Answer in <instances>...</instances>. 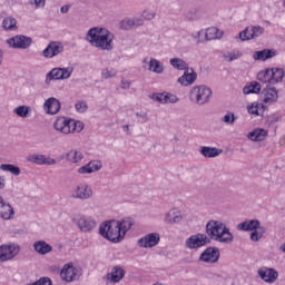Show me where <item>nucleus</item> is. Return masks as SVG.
Masks as SVG:
<instances>
[{"label": "nucleus", "instance_id": "f257e3e1", "mask_svg": "<svg viewBox=\"0 0 285 285\" xmlns=\"http://www.w3.org/2000/svg\"><path fill=\"white\" fill-rule=\"evenodd\" d=\"M206 236L209 242H218L219 244H233L235 236L222 220L210 219L207 222Z\"/></svg>", "mask_w": 285, "mask_h": 285}, {"label": "nucleus", "instance_id": "f03ea898", "mask_svg": "<svg viewBox=\"0 0 285 285\" xmlns=\"http://www.w3.org/2000/svg\"><path fill=\"white\" fill-rule=\"evenodd\" d=\"M115 37L105 28L94 27L88 30L86 40L100 50H112Z\"/></svg>", "mask_w": 285, "mask_h": 285}, {"label": "nucleus", "instance_id": "7ed1b4c3", "mask_svg": "<svg viewBox=\"0 0 285 285\" xmlns=\"http://www.w3.org/2000/svg\"><path fill=\"white\" fill-rule=\"evenodd\" d=\"M99 233L101 237L112 242L114 244H119V242H124L125 239V236L116 220H108L100 224Z\"/></svg>", "mask_w": 285, "mask_h": 285}, {"label": "nucleus", "instance_id": "20e7f679", "mask_svg": "<svg viewBox=\"0 0 285 285\" xmlns=\"http://www.w3.org/2000/svg\"><path fill=\"white\" fill-rule=\"evenodd\" d=\"M53 128L62 135H70V132H81L83 130V122L66 118L58 117L53 122Z\"/></svg>", "mask_w": 285, "mask_h": 285}, {"label": "nucleus", "instance_id": "39448f33", "mask_svg": "<svg viewBox=\"0 0 285 285\" xmlns=\"http://www.w3.org/2000/svg\"><path fill=\"white\" fill-rule=\"evenodd\" d=\"M213 97V90L205 86H195L189 91V99L193 104H196L197 106H204L210 101Z\"/></svg>", "mask_w": 285, "mask_h": 285}, {"label": "nucleus", "instance_id": "423d86ee", "mask_svg": "<svg viewBox=\"0 0 285 285\" xmlns=\"http://www.w3.org/2000/svg\"><path fill=\"white\" fill-rule=\"evenodd\" d=\"M72 72H73L72 67L53 68L47 73L45 83L47 86H50V81L70 79V77H72Z\"/></svg>", "mask_w": 285, "mask_h": 285}, {"label": "nucleus", "instance_id": "0eeeda50", "mask_svg": "<svg viewBox=\"0 0 285 285\" xmlns=\"http://www.w3.org/2000/svg\"><path fill=\"white\" fill-rule=\"evenodd\" d=\"M60 277L63 282H77L81 277V268L75 267L72 263L65 264L60 271Z\"/></svg>", "mask_w": 285, "mask_h": 285}, {"label": "nucleus", "instance_id": "6e6552de", "mask_svg": "<svg viewBox=\"0 0 285 285\" xmlns=\"http://www.w3.org/2000/svg\"><path fill=\"white\" fill-rule=\"evenodd\" d=\"M206 244H210V238L202 233L189 236L185 242L186 248H189L190 250L202 248L203 246H206Z\"/></svg>", "mask_w": 285, "mask_h": 285}, {"label": "nucleus", "instance_id": "1a4fd4ad", "mask_svg": "<svg viewBox=\"0 0 285 285\" xmlns=\"http://www.w3.org/2000/svg\"><path fill=\"white\" fill-rule=\"evenodd\" d=\"M19 245L9 244L0 246V262H10V259H14L19 255Z\"/></svg>", "mask_w": 285, "mask_h": 285}, {"label": "nucleus", "instance_id": "9d476101", "mask_svg": "<svg viewBox=\"0 0 285 285\" xmlns=\"http://www.w3.org/2000/svg\"><path fill=\"white\" fill-rule=\"evenodd\" d=\"M258 277L266 284H275L279 277V273L272 267H261L257 271Z\"/></svg>", "mask_w": 285, "mask_h": 285}, {"label": "nucleus", "instance_id": "9b49d317", "mask_svg": "<svg viewBox=\"0 0 285 285\" xmlns=\"http://www.w3.org/2000/svg\"><path fill=\"white\" fill-rule=\"evenodd\" d=\"M126 277V271L121 266H115L104 277L107 284H119Z\"/></svg>", "mask_w": 285, "mask_h": 285}, {"label": "nucleus", "instance_id": "f8f14e48", "mask_svg": "<svg viewBox=\"0 0 285 285\" xmlns=\"http://www.w3.org/2000/svg\"><path fill=\"white\" fill-rule=\"evenodd\" d=\"M161 236L158 233H149L138 239V246L140 248H155L159 244Z\"/></svg>", "mask_w": 285, "mask_h": 285}, {"label": "nucleus", "instance_id": "ddd939ff", "mask_svg": "<svg viewBox=\"0 0 285 285\" xmlns=\"http://www.w3.org/2000/svg\"><path fill=\"white\" fill-rule=\"evenodd\" d=\"M200 262L205 264H217L219 262V248L207 247L199 256Z\"/></svg>", "mask_w": 285, "mask_h": 285}, {"label": "nucleus", "instance_id": "4468645a", "mask_svg": "<svg viewBox=\"0 0 285 285\" xmlns=\"http://www.w3.org/2000/svg\"><path fill=\"white\" fill-rule=\"evenodd\" d=\"M7 43H9L10 48H20L26 50L32 46V38L26 36H16L7 40Z\"/></svg>", "mask_w": 285, "mask_h": 285}, {"label": "nucleus", "instance_id": "2eb2a0df", "mask_svg": "<svg viewBox=\"0 0 285 285\" xmlns=\"http://www.w3.org/2000/svg\"><path fill=\"white\" fill-rule=\"evenodd\" d=\"M71 197L73 199H82V202L90 199L92 197V188L87 184H80L71 191Z\"/></svg>", "mask_w": 285, "mask_h": 285}, {"label": "nucleus", "instance_id": "dca6fc26", "mask_svg": "<svg viewBox=\"0 0 285 285\" xmlns=\"http://www.w3.org/2000/svg\"><path fill=\"white\" fill-rule=\"evenodd\" d=\"M63 52V45L61 42L52 41L42 51V57L46 59H52Z\"/></svg>", "mask_w": 285, "mask_h": 285}, {"label": "nucleus", "instance_id": "f3484780", "mask_svg": "<svg viewBox=\"0 0 285 285\" xmlns=\"http://www.w3.org/2000/svg\"><path fill=\"white\" fill-rule=\"evenodd\" d=\"M76 224L82 233H90V230L97 227V222H95L92 217L88 216H80Z\"/></svg>", "mask_w": 285, "mask_h": 285}, {"label": "nucleus", "instance_id": "a211bd4d", "mask_svg": "<svg viewBox=\"0 0 285 285\" xmlns=\"http://www.w3.org/2000/svg\"><path fill=\"white\" fill-rule=\"evenodd\" d=\"M262 100L264 104H275L279 99V95L275 87H266L262 90Z\"/></svg>", "mask_w": 285, "mask_h": 285}, {"label": "nucleus", "instance_id": "6ab92c4d", "mask_svg": "<svg viewBox=\"0 0 285 285\" xmlns=\"http://www.w3.org/2000/svg\"><path fill=\"white\" fill-rule=\"evenodd\" d=\"M195 81H197V72L189 67L184 71V75L178 78L180 86H193Z\"/></svg>", "mask_w": 285, "mask_h": 285}, {"label": "nucleus", "instance_id": "aec40b11", "mask_svg": "<svg viewBox=\"0 0 285 285\" xmlns=\"http://www.w3.org/2000/svg\"><path fill=\"white\" fill-rule=\"evenodd\" d=\"M104 164L101 160H91L87 165L80 167L78 169V173L80 175H91V173H97L98 170H101Z\"/></svg>", "mask_w": 285, "mask_h": 285}, {"label": "nucleus", "instance_id": "412c9836", "mask_svg": "<svg viewBox=\"0 0 285 285\" xmlns=\"http://www.w3.org/2000/svg\"><path fill=\"white\" fill-rule=\"evenodd\" d=\"M274 57H277L275 49H263L253 53L254 61H268V59H273Z\"/></svg>", "mask_w": 285, "mask_h": 285}, {"label": "nucleus", "instance_id": "4be33fe9", "mask_svg": "<svg viewBox=\"0 0 285 285\" xmlns=\"http://www.w3.org/2000/svg\"><path fill=\"white\" fill-rule=\"evenodd\" d=\"M43 108L47 115H57L61 110V102H59V99L51 97L45 101Z\"/></svg>", "mask_w": 285, "mask_h": 285}, {"label": "nucleus", "instance_id": "5701e85b", "mask_svg": "<svg viewBox=\"0 0 285 285\" xmlns=\"http://www.w3.org/2000/svg\"><path fill=\"white\" fill-rule=\"evenodd\" d=\"M259 227H262V223H259L258 219H246L237 225V229L244 230L245 233H252L253 230H257Z\"/></svg>", "mask_w": 285, "mask_h": 285}, {"label": "nucleus", "instance_id": "b1692460", "mask_svg": "<svg viewBox=\"0 0 285 285\" xmlns=\"http://www.w3.org/2000/svg\"><path fill=\"white\" fill-rule=\"evenodd\" d=\"M184 219V215H181V212L177 208L170 209L167 214H165L164 222L166 224H181Z\"/></svg>", "mask_w": 285, "mask_h": 285}, {"label": "nucleus", "instance_id": "393cba45", "mask_svg": "<svg viewBox=\"0 0 285 285\" xmlns=\"http://www.w3.org/2000/svg\"><path fill=\"white\" fill-rule=\"evenodd\" d=\"M0 217L6 220L12 219V217H14V208H12L10 204L4 203L2 196L0 200Z\"/></svg>", "mask_w": 285, "mask_h": 285}, {"label": "nucleus", "instance_id": "a878e982", "mask_svg": "<svg viewBox=\"0 0 285 285\" xmlns=\"http://www.w3.org/2000/svg\"><path fill=\"white\" fill-rule=\"evenodd\" d=\"M33 250L38 253V255H48L49 253H52V247L50 244H48L46 240H36L33 243Z\"/></svg>", "mask_w": 285, "mask_h": 285}, {"label": "nucleus", "instance_id": "bb28decb", "mask_svg": "<svg viewBox=\"0 0 285 285\" xmlns=\"http://www.w3.org/2000/svg\"><path fill=\"white\" fill-rule=\"evenodd\" d=\"M118 224L120 233L126 237V233L135 226V220L132 218H122L121 220H115Z\"/></svg>", "mask_w": 285, "mask_h": 285}, {"label": "nucleus", "instance_id": "cd10ccee", "mask_svg": "<svg viewBox=\"0 0 285 285\" xmlns=\"http://www.w3.org/2000/svg\"><path fill=\"white\" fill-rule=\"evenodd\" d=\"M268 136V131L266 129H254L250 131L247 137L250 139V141H264L266 137Z\"/></svg>", "mask_w": 285, "mask_h": 285}, {"label": "nucleus", "instance_id": "c85d7f7f", "mask_svg": "<svg viewBox=\"0 0 285 285\" xmlns=\"http://www.w3.org/2000/svg\"><path fill=\"white\" fill-rule=\"evenodd\" d=\"M220 154L222 151L217 149V147H206V146L200 147V155H203V157H206L208 159H213L214 157H219Z\"/></svg>", "mask_w": 285, "mask_h": 285}, {"label": "nucleus", "instance_id": "c756f323", "mask_svg": "<svg viewBox=\"0 0 285 285\" xmlns=\"http://www.w3.org/2000/svg\"><path fill=\"white\" fill-rule=\"evenodd\" d=\"M148 63H149L148 70L150 72H155L156 75L164 73V62H161L155 58H150Z\"/></svg>", "mask_w": 285, "mask_h": 285}, {"label": "nucleus", "instance_id": "7c9ffc66", "mask_svg": "<svg viewBox=\"0 0 285 285\" xmlns=\"http://www.w3.org/2000/svg\"><path fill=\"white\" fill-rule=\"evenodd\" d=\"M29 164H36L37 166H46V155L43 154H30L26 157Z\"/></svg>", "mask_w": 285, "mask_h": 285}, {"label": "nucleus", "instance_id": "2f4dec72", "mask_svg": "<svg viewBox=\"0 0 285 285\" xmlns=\"http://www.w3.org/2000/svg\"><path fill=\"white\" fill-rule=\"evenodd\" d=\"M83 159V153L81 150L71 149L67 153V161L71 164H79Z\"/></svg>", "mask_w": 285, "mask_h": 285}, {"label": "nucleus", "instance_id": "473e14b6", "mask_svg": "<svg viewBox=\"0 0 285 285\" xmlns=\"http://www.w3.org/2000/svg\"><path fill=\"white\" fill-rule=\"evenodd\" d=\"M224 37V31H219L216 27H210L205 32V39L207 41H213V39H222Z\"/></svg>", "mask_w": 285, "mask_h": 285}, {"label": "nucleus", "instance_id": "72a5a7b5", "mask_svg": "<svg viewBox=\"0 0 285 285\" xmlns=\"http://www.w3.org/2000/svg\"><path fill=\"white\" fill-rule=\"evenodd\" d=\"M261 90L262 85H259L257 81H253L243 88L244 95H259Z\"/></svg>", "mask_w": 285, "mask_h": 285}, {"label": "nucleus", "instance_id": "f704fd0d", "mask_svg": "<svg viewBox=\"0 0 285 285\" xmlns=\"http://www.w3.org/2000/svg\"><path fill=\"white\" fill-rule=\"evenodd\" d=\"M272 70V85L279 83L284 79V69L282 68H271Z\"/></svg>", "mask_w": 285, "mask_h": 285}, {"label": "nucleus", "instance_id": "c9c22d12", "mask_svg": "<svg viewBox=\"0 0 285 285\" xmlns=\"http://www.w3.org/2000/svg\"><path fill=\"white\" fill-rule=\"evenodd\" d=\"M169 63L171 67H174L176 70H188V62H186L181 58H171L169 60Z\"/></svg>", "mask_w": 285, "mask_h": 285}, {"label": "nucleus", "instance_id": "e433bc0d", "mask_svg": "<svg viewBox=\"0 0 285 285\" xmlns=\"http://www.w3.org/2000/svg\"><path fill=\"white\" fill-rule=\"evenodd\" d=\"M0 170H3V173H11V175H14L16 177H19V175H21V168L12 164L0 165Z\"/></svg>", "mask_w": 285, "mask_h": 285}, {"label": "nucleus", "instance_id": "4c0bfd02", "mask_svg": "<svg viewBox=\"0 0 285 285\" xmlns=\"http://www.w3.org/2000/svg\"><path fill=\"white\" fill-rule=\"evenodd\" d=\"M258 81L262 83H272V69L267 68L265 70H262L257 75Z\"/></svg>", "mask_w": 285, "mask_h": 285}, {"label": "nucleus", "instance_id": "58836bf2", "mask_svg": "<svg viewBox=\"0 0 285 285\" xmlns=\"http://www.w3.org/2000/svg\"><path fill=\"white\" fill-rule=\"evenodd\" d=\"M14 115L21 117L22 119H27L28 115L32 112V109L26 105L18 106L13 109Z\"/></svg>", "mask_w": 285, "mask_h": 285}, {"label": "nucleus", "instance_id": "ea45409f", "mask_svg": "<svg viewBox=\"0 0 285 285\" xmlns=\"http://www.w3.org/2000/svg\"><path fill=\"white\" fill-rule=\"evenodd\" d=\"M247 112L249 115L259 116L262 112H264V105L259 102H252L249 106H247Z\"/></svg>", "mask_w": 285, "mask_h": 285}, {"label": "nucleus", "instance_id": "a19ab883", "mask_svg": "<svg viewBox=\"0 0 285 285\" xmlns=\"http://www.w3.org/2000/svg\"><path fill=\"white\" fill-rule=\"evenodd\" d=\"M265 234H266V227L261 226L259 228L252 230L249 235V239L252 242H259V239H262V237H264Z\"/></svg>", "mask_w": 285, "mask_h": 285}, {"label": "nucleus", "instance_id": "79ce46f5", "mask_svg": "<svg viewBox=\"0 0 285 285\" xmlns=\"http://www.w3.org/2000/svg\"><path fill=\"white\" fill-rule=\"evenodd\" d=\"M3 30H17V19L8 17L2 21Z\"/></svg>", "mask_w": 285, "mask_h": 285}, {"label": "nucleus", "instance_id": "37998d69", "mask_svg": "<svg viewBox=\"0 0 285 285\" xmlns=\"http://www.w3.org/2000/svg\"><path fill=\"white\" fill-rule=\"evenodd\" d=\"M250 35H253V30L250 27H247L238 33V37L240 41H250V39H255L254 37H250Z\"/></svg>", "mask_w": 285, "mask_h": 285}, {"label": "nucleus", "instance_id": "c03bdc74", "mask_svg": "<svg viewBox=\"0 0 285 285\" xmlns=\"http://www.w3.org/2000/svg\"><path fill=\"white\" fill-rule=\"evenodd\" d=\"M237 118L235 117V114L228 111L223 118L222 121L223 124H227L228 126H233Z\"/></svg>", "mask_w": 285, "mask_h": 285}, {"label": "nucleus", "instance_id": "a18cd8bd", "mask_svg": "<svg viewBox=\"0 0 285 285\" xmlns=\"http://www.w3.org/2000/svg\"><path fill=\"white\" fill-rule=\"evenodd\" d=\"M141 17L146 21H153V19H155V17H157V12H155V10H153V9H145L141 13Z\"/></svg>", "mask_w": 285, "mask_h": 285}, {"label": "nucleus", "instance_id": "49530a36", "mask_svg": "<svg viewBox=\"0 0 285 285\" xmlns=\"http://www.w3.org/2000/svg\"><path fill=\"white\" fill-rule=\"evenodd\" d=\"M250 29H252L250 37H253L254 39H257V37H262V35H264V31H265L264 27L262 26H252Z\"/></svg>", "mask_w": 285, "mask_h": 285}, {"label": "nucleus", "instance_id": "de8ad7c7", "mask_svg": "<svg viewBox=\"0 0 285 285\" xmlns=\"http://www.w3.org/2000/svg\"><path fill=\"white\" fill-rule=\"evenodd\" d=\"M149 97L154 101H158V104H166V91L151 94Z\"/></svg>", "mask_w": 285, "mask_h": 285}, {"label": "nucleus", "instance_id": "09e8293b", "mask_svg": "<svg viewBox=\"0 0 285 285\" xmlns=\"http://www.w3.org/2000/svg\"><path fill=\"white\" fill-rule=\"evenodd\" d=\"M101 77H102V79H112V77H117V70H115L112 68L111 69H108V68L102 69Z\"/></svg>", "mask_w": 285, "mask_h": 285}, {"label": "nucleus", "instance_id": "8fccbe9b", "mask_svg": "<svg viewBox=\"0 0 285 285\" xmlns=\"http://www.w3.org/2000/svg\"><path fill=\"white\" fill-rule=\"evenodd\" d=\"M120 26L124 30H131V28H135V21L132 18H127L120 22Z\"/></svg>", "mask_w": 285, "mask_h": 285}, {"label": "nucleus", "instance_id": "3c124183", "mask_svg": "<svg viewBox=\"0 0 285 285\" xmlns=\"http://www.w3.org/2000/svg\"><path fill=\"white\" fill-rule=\"evenodd\" d=\"M177 101H179L177 96L165 91V104H177Z\"/></svg>", "mask_w": 285, "mask_h": 285}, {"label": "nucleus", "instance_id": "603ef678", "mask_svg": "<svg viewBox=\"0 0 285 285\" xmlns=\"http://www.w3.org/2000/svg\"><path fill=\"white\" fill-rule=\"evenodd\" d=\"M77 112H86L88 110V104L86 101H78L75 105Z\"/></svg>", "mask_w": 285, "mask_h": 285}, {"label": "nucleus", "instance_id": "864d4df0", "mask_svg": "<svg viewBox=\"0 0 285 285\" xmlns=\"http://www.w3.org/2000/svg\"><path fill=\"white\" fill-rule=\"evenodd\" d=\"M29 3L36 8H43L46 6V0H31Z\"/></svg>", "mask_w": 285, "mask_h": 285}, {"label": "nucleus", "instance_id": "5fc2aeb1", "mask_svg": "<svg viewBox=\"0 0 285 285\" xmlns=\"http://www.w3.org/2000/svg\"><path fill=\"white\" fill-rule=\"evenodd\" d=\"M130 83H131L130 80L122 78L120 81V88L122 90H128V88H130Z\"/></svg>", "mask_w": 285, "mask_h": 285}, {"label": "nucleus", "instance_id": "6e6d98bb", "mask_svg": "<svg viewBox=\"0 0 285 285\" xmlns=\"http://www.w3.org/2000/svg\"><path fill=\"white\" fill-rule=\"evenodd\" d=\"M136 117H140L141 124H146L148 121V114H146V111L137 112Z\"/></svg>", "mask_w": 285, "mask_h": 285}, {"label": "nucleus", "instance_id": "4d7b16f0", "mask_svg": "<svg viewBox=\"0 0 285 285\" xmlns=\"http://www.w3.org/2000/svg\"><path fill=\"white\" fill-rule=\"evenodd\" d=\"M55 165H57V159L45 156V166H55Z\"/></svg>", "mask_w": 285, "mask_h": 285}, {"label": "nucleus", "instance_id": "13d9d810", "mask_svg": "<svg viewBox=\"0 0 285 285\" xmlns=\"http://www.w3.org/2000/svg\"><path fill=\"white\" fill-rule=\"evenodd\" d=\"M242 57V52L237 51V52H230V58L232 61H235L237 59H239Z\"/></svg>", "mask_w": 285, "mask_h": 285}, {"label": "nucleus", "instance_id": "bf43d9fd", "mask_svg": "<svg viewBox=\"0 0 285 285\" xmlns=\"http://www.w3.org/2000/svg\"><path fill=\"white\" fill-rule=\"evenodd\" d=\"M132 21H134V27L144 26V19L141 18H132Z\"/></svg>", "mask_w": 285, "mask_h": 285}, {"label": "nucleus", "instance_id": "052dcab7", "mask_svg": "<svg viewBox=\"0 0 285 285\" xmlns=\"http://www.w3.org/2000/svg\"><path fill=\"white\" fill-rule=\"evenodd\" d=\"M186 19H187V21H195L196 16H195V13L193 11H189L186 14Z\"/></svg>", "mask_w": 285, "mask_h": 285}, {"label": "nucleus", "instance_id": "680f3d73", "mask_svg": "<svg viewBox=\"0 0 285 285\" xmlns=\"http://www.w3.org/2000/svg\"><path fill=\"white\" fill-rule=\"evenodd\" d=\"M190 37L193 39H195L197 41V43H199V38L202 37V31L194 32V33L190 35Z\"/></svg>", "mask_w": 285, "mask_h": 285}, {"label": "nucleus", "instance_id": "e2e57ef3", "mask_svg": "<svg viewBox=\"0 0 285 285\" xmlns=\"http://www.w3.org/2000/svg\"><path fill=\"white\" fill-rule=\"evenodd\" d=\"M6 188V179L3 177H0V190H3Z\"/></svg>", "mask_w": 285, "mask_h": 285}, {"label": "nucleus", "instance_id": "0e129e2a", "mask_svg": "<svg viewBox=\"0 0 285 285\" xmlns=\"http://www.w3.org/2000/svg\"><path fill=\"white\" fill-rule=\"evenodd\" d=\"M68 10H70V8L68 6H63V7L60 8V12L62 14H67Z\"/></svg>", "mask_w": 285, "mask_h": 285}, {"label": "nucleus", "instance_id": "69168bd1", "mask_svg": "<svg viewBox=\"0 0 285 285\" xmlns=\"http://www.w3.org/2000/svg\"><path fill=\"white\" fill-rule=\"evenodd\" d=\"M223 59H225V61H233V60L230 59V52L224 53V55H223Z\"/></svg>", "mask_w": 285, "mask_h": 285}, {"label": "nucleus", "instance_id": "338daca9", "mask_svg": "<svg viewBox=\"0 0 285 285\" xmlns=\"http://www.w3.org/2000/svg\"><path fill=\"white\" fill-rule=\"evenodd\" d=\"M279 250H282V253H285V243H283V244L279 246Z\"/></svg>", "mask_w": 285, "mask_h": 285}, {"label": "nucleus", "instance_id": "774afa93", "mask_svg": "<svg viewBox=\"0 0 285 285\" xmlns=\"http://www.w3.org/2000/svg\"><path fill=\"white\" fill-rule=\"evenodd\" d=\"M122 128H124L125 132H128V130H130V126H128V125H125Z\"/></svg>", "mask_w": 285, "mask_h": 285}]
</instances>
